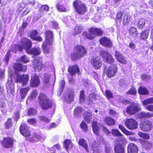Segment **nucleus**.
Listing matches in <instances>:
<instances>
[{
  "label": "nucleus",
  "instance_id": "1",
  "mask_svg": "<svg viewBox=\"0 0 153 153\" xmlns=\"http://www.w3.org/2000/svg\"><path fill=\"white\" fill-rule=\"evenodd\" d=\"M87 49L81 45H77L73 48V52L70 53V57L73 61L81 59L87 54Z\"/></svg>",
  "mask_w": 153,
  "mask_h": 153
},
{
  "label": "nucleus",
  "instance_id": "2",
  "mask_svg": "<svg viewBox=\"0 0 153 153\" xmlns=\"http://www.w3.org/2000/svg\"><path fill=\"white\" fill-rule=\"evenodd\" d=\"M45 41L42 44V48L45 53L48 54L49 53L48 45H52L53 41L54 35L52 31L47 30L44 33Z\"/></svg>",
  "mask_w": 153,
  "mask_h": 153
},
{
  "label": "nucleus",
  "instance_id": "3",
  "mask_svg": "<svg viewBox=\"0 0 153 153\" xmlns=\"http://www.w3.org/2000/svg\"><path fill=\"white\" fill-rule=\"evenodd\" d=\"M38 101L42 109L47 110L51 108L53 105L52 101L43 93H40L38 97Z\"/></svg>",
  "mask_w": 153,
  "mask_h": 153
},
{
  "label": "nucleus",
  "instance_id": "4",
  "mask_svg": "<svg viewBox=\"0 0 153 153\" xmlns=\"http://www.w3.org/2000/svg\"><path fill=\"white\" fill-rule=\"evenodd\" d=\"M88 33L84 31L83 33V36L89 40H93L97 36H102L103 35V31L101 29L91 27L88 29Z\"/></svg>",
  "mask_w": 153,
  "mask_h": 153
},
{
  "label": "nucleus",
  "instance_id": "5",
  "mask_svg": "<svg viewBox=\"0 0 153 153\" xmlns=\"http://www.w3.org/2000/svg\"><path fill=\"white\" fill-rule=\"evenodd\" d=\"M73 6L76 11L79 15H83L86 11V5L80 0H75L73 3Z\"/></svg>",
  "mask_w": 153,
  "mask_h": 153
},
{
  "label": "nucleus",
  "instance_id": "6",
  "mask_svg": "<svg viewBox=\"0 0 153 153\" xmlns=\"http://www.w3.org/2000/svg\"><path fill=\"white\" fill-rule=\"evenodd\" d=\"M127 143L126 139L123 138L119 143H115L114 147V153H126L125 147Z\"/></svg>",
  "mask_w": 153,
  "mask_h": 153
},
{
  "label": "nucleus",
  "instance_id": "7",
  "mask_svg": "<svg viewBox=\"0 0 153 153\" xmlns=\"http://www.w3.org/2000/svg\"><path fill=\"white\" fill-rule=\"evenodd\" d=\"M141 109L140 105L138 103L132 102L128 106L126 112L130 115L135 114Z\"/></svg>",
  "mask_w": 153,
  "mask_h": 153
},
{
  "label": "nucleus",
  "instance_id": "8",
  "mask_svg": "<svg viewBox=\"0 0 153 153\" xmlns=\"http://www.w3.org/2000/svg\"><path fill=\"white\" fill-rule=\"evenodd\" d=\"M90 62L92 67L96 70L100 69L102 65L101 58L97 56L91 57Z\"/></svg>",
  "mask_w": 153,
  "mask_h": 153
},
{
  "label": "nucleus",
  "instance_id": "9",
  "mask_svg": "<svg viewBox=\"0 0 153 153\" xmlns=\"http://www.w3.org/2000/svg\"><path fill=\"white\" fill-rule=\"evenodd\" d=\"M118 69L117 66L116 64L110 65L105 72L108 78L114 77L117 73Z\"/></svg>",
  "mask_w": 153,
  "mask_h": 153
},
{
  "label": "nucleus",
  "instance_id": "10",
  "mask_svg": "<svg viewBox=\"0 0 153 153\" xmlns=\"http://www.w3.org/2000/svg\"><path fill=\"white\" fill-rule=\"evenodd\" d=\"M15 140L10 137H4L1 142L2 146L4 148L9 149L13 147Z\"/></svg>",
  "mask_w": 153,
  "mask_h": 153
},
{
  "label": "nucleus",
  "instance_id": "11",
  "mask_svg": "<svg viewBox=\"0 0 153 153\" xmlns=\"http://www.w3.org/2000/svg\"><path fill=\"white\" fill-rule=\"evenodd\" d=\"M29 79V75L28 74H23L22 75L16 74L15 79L16 82H22V85H26L28 83Z\"/></svg>",
  "mask_w": 153,
  "mask_h": 153
},
{
  "label": "nucleus",
  "instance_id": "12",
  "mask_svg": "<svg viewBox=\"0 0 153 153\" xmlns=\"http://www.w3.org/2000/svg\"><path fill=\"white\" fill-rule=\"evenodd\" d=\"M100 55L103 60L108 63L111 64L115 62V59L112 55L107 51H102Z\"/></svg>",
  "mask_w": 153,
  "mask_h": 153
},
{
  "label": "nucleus",
  "instance_id": "13",
  "mask_svg": "<svg viewBox=\"0 0 153 153\" xmlns=\"http://www.w3.org/2000/svg\"><path fill=\"white\" fill-rule=\"evenodd\" d=\"M20 42L23 49H25L26 52L32 47V43L31 41L27 37H23L21 39Z\"/></svg>",
  "mask_w": 153,
  "mask_h": 153
},
{
  "label": "nucleus",
  "instance_id": "14",
  "mask_svg": "<svg viewBox=\"0 0 153 153\" xmlns=\"http://www.w3.org/2000/svg\"><path fill=\"white\" fill-rule=\"evenodd\" d=\"M99 42L100 45L105 48H111L113 46V43L111 39L106 36L100 37L99 39Z\"/></svg>",
  "mask_w": 153,
  "mask_h": 153
},
{
  "label": "nucleus",
  "instance_id": "15",
  "mask_svg": "<svg viewBox=\"0 0 153 153\" xmlns=\"http://www.w3.org/2000/svg\"><path fill=\"white\" fill-rule=\"evenodd\" d=\"M140 128L143 131L147 132L150 131L152 128V123L148 120H144L141 121Z\"/></svg>",
  "mask_w": 153,
  "mask_h": 153
},
{
  "label": "nucleus",
  "instance_id": "16",
  "mask_svg": "<svg viewBox=\"0 0 153 153\" xmlns=\"http://www.w3.org/2000/svg\"><path fill=\"white\" fill-rule=\"evenodd\" d=\"M125 125L129 129L133 130L137 128L138 123L135 119L130 118L126 120Z\"/></svg>",
  "mask_w": 153,
  "mask_h": 153
},
{
  "label": "nucleus",
  "instance_id": "17",
  "mask_svg": "<svg viewBox=\"0 0 153 153\" xmlns=\"http://www.w3.org/2000/svg\"><path fill=\"white\" fill-rule=\"evenodd\" d=\"M39 35V32L37 30H33L29 33L28 36L33 41L40 42L42 41V37Z\"/></svg>",
  "mask_w": 153,
  "mask_h": 153
},
{
  "label": "nucleus",
  "instance_id": "18",
  "mask_svg": "<svg viewBox=\"0 0 153 153\" xmlns=\"http://www.w3.org/2000/svg\"><path fill=\"white\" fill-rule=\"evenodd\" d=\"M13 68L14 70L15 74L16 75V74H19L18 73L20 72H26L27 70V65H23L20 63H15Z\"/></svg>",
  "mask_w": 153,
  "mask_h": 153
},
{
  "label": "nucleus",
  "instance_id": "19",
  "mask_svg": "<svg viewBox=\"0 0 153 153\" xmlns=\"http://www.w3.org/2000/svg\"><path fill=\"white\" fill-rule=\"evenodd\" d=\"M40 83V80L39 76L35 74L31 77L30 82V86L32 88H36L39 86Z\"/></svg>",
  "mask_w": 153,
  "mask_h": 153
},
{
  "label": "nucleus",
  "instance_id": "20",
  "mask_svg": "<svg viewBox=\"0 0 153 153\" xmlns=\"http://www.w3.org/2000/svg\"><path fill=\"white\" fill-rule=\"evenodd\" d=\"M19 131L23 136L27 137L30 135V133L28 127L25 123H22L19 127Z\"/></svg>",
  "mask_w": 153,
  "mask_h": 153
},
{
  "label": "nucleus",
  "instance_id": "21",
  "mask_svg": "<svg viewBox=\"0 0 153 153\" xmlns=\"http://www.w3.org/2000/svg\"><path fill=\"white\" fill-rule=\"evenodd\" d=\"M114 56L120 63L125 65L127 63V62L125 57L119 51H115Z\"/></svg>",
  "mask_w": 153,
  "mask_h": 153
},
{
  "label": "nucleus",
  "instance_id": "22",
  "mask_svg": "<svg viewBox=\"0 0 153 153\" xmlns=\"http://www.w3.org/2000/svg\"><path fill=\"white\" fill-rule=\"evenodd\" d=\"M68 71L71 76L74 75L76 74L80 73L78 65L75 64L69 66Z\"/></svg>",
  "mask_w": 153,
  "mask_h": 153
},
{
  "label": "nucleus",
  "instance_id": "23",
  "mask_svg": "<svg viewBox=\"0 0 153 153\" xmlns=\"http://www.w3.org/2000/svg\"><path fill=\"white\" fill-rule=\"evenodd\" d=\"M139 149L137 145L133 143H129L127 146V153H138Z\"/></svg>",
  "mask_w": 153,
  "mask_h": 153
},
{
  "label": "nucleus",
  "instance_id": "24",
  "mask_svg": "<svg viewBox=\"0 0 153 153\" xmlns=\"http://www.w3.org/2000/svg\"><path fill=\"white\" fill-rule=\"evenodd\" d=\"M45 138L43 136L39 134L34 133L31 137H29L28 141L31 142L38 141L40 140H44Z\"/></svg>",
  "mask_w": 153,
  "mask_h": 153
},
{
  "label": "nucleus",
  "instance_id": "25",
  "mask_svg": "<svg viewBox=\"0 0 153 153\" xmlns=\"http://www.w3.org/2000/svg\"><path fill=\"white\" fill-rule=\"evenodd\" d=\"M92 127L94 133L97 136L99 135L100 127L98 125L97 119H93L92 123Z\"/></svg>",
  "mask_w": 153,
  "mask_h": 153
},
{
  "label": "nucleus",
  "instance_id": "26",
  "mask_svg": "<svg viewBox=\"0 0 153 153\" xmlns=\"http://www.w3.org/2000/svg\"><path fill=\"white\" fill-rule=\"evenodd\" d=\"M6 88L7 91L13 94L14 92L15 85L12 80H8L6 84Z\"/></svg>",
  "mask_w": 153,
  "mask_h": 153
},
{
  "label": "nucleus",
  "instance_id": "27",
  "mask_svg": "<svg viewBox=\"0 0 153 153\" xmlns=\"http://www.w3.org/2000/svg\"><path fill=\"white\" fill-rule=\"evenodd\" d=\"M79 145L84 148L87 152H89V148L87 141L83 138H80L78 142Z\"/></svg>",
  "mask_w": 153,
  "mask_h": 153
},
{
  "label": "nucleus",
  "instance_id": "28",
  "mask_svg": "<svg viewBox=\"0 0 153 153\" xmlns=\"http://www.w3.org/2000/svg\"><path fill=\"white\" fill-rule=\"evenodd\" d=\"M140 143L142 145L143 147L146 150L150 149L152 146V143L146 140H141Z\"/></svg>",
  "mask_w": 153,
  "mask_h": 153
},
{
  "label": "nucleus",
  "instance_id": "29",
  "mask_svg": "<svg viewBox=\"0 0 153 153\" xmlns=\"http://www.w3.org/2000/svg\"><path fill=\"white\" fill-rule=\"evenodd\" d=\"M26 53L28 54H32L34 56H37L41 53V51L39 48L34 47L29 50Z\"/></svg>",
  "mask_w": 153,
  "mask_h": 153
},
{
  "label": "nucleus",
  "instance_id": "30",
  "mask_svg": "<svg viewBox=\"0 0 153 153\" xmlns=\"http://www.w3.org/2000/svg\"><path fill=\"white\" fill-rule=\"evenodd\" d=\"M73 144L71 140L69 139H66L64 141L63 146L67 151L72 148Z\"/></svg>",
  "mask_w": 153,
  "mask_h": 153
},
{
  "label": "nucleus",
  "instance_id": "31",
  "mask_svg": "<svg viewBox=\"0 0 153 153\" xmlns=\"http://www.w3.org/2000/svg\"><path fill=\"white\" fill-rule=\"evenodd\" d=\"M23 48L21 44H13L11 47V51L13 52L16 53L18 51L20 52L23 51Z\"/></svg>",
  "mask_w": 153,
  "mask_h": 153
},
{
  "label": "nucleus",
  "instance_id": "32",
  "mask_svg": "<svg viewBox=\"0 0 153 153\" xmlns=\"http://www.w3.org/2000/svg\"><path fill=\"white\" fill-rule=\"evenodd\" d=\"M30 88L29 86L24 88H22L20 90V94L22 99H24Z\"/></svg>",
  "mask_w": 153,
  "mask_h": 153
},
{
  "label": "nucleus",
  "instance_id": "33",
  "mask_svg": "<svg viewBox=\"0 0 153 153\" xmlns=\"http://www.w3.org/2000/svg\"><path fill=\"white\" fill-rule=\"evenodd\" d=\"M130 36L133 37H137L138 35V32L137 28L133 27H131L128 30Z\"/></svg>",
  "mask_w": 153,
  "mask_h": 153
},
{
  "label": "nucleus",
  "instance_id": "34",
  "mask_svg": "<svg viewBox=\"0 0 153 153\" xmlns=\"http://www.w3.org/2000/svg\"><path fill=\"white\" fill-rule=\"evenodd\" d=\"M104 121L108 126L114 125L115 124V121L114 120L108 116L105 117Z\"/></svg>",
  "mask_w": 153,
  "mask_h": 153
},
{
  "label": "nucleus",
  "instance_id": "35",
  "mask_svg": "<svg viewBox=\"0 0 153 153\" xmlns=\"http://www.w3.org/2000/svg\"><path fill=\"white\" fill-rule=\"evenodd\" d=\"M138 92L140 95H146L149 94V91L146 87L140 86L138 89Z\"/></svg>",
  "mask_w": 153,
  "mask_h": 153
},
{
  "label": "nucleus",
  "instance_id": "36",
  "mask_svg": "<svg viewBox=\"0 0 153 153\" xmlns=\"http://www.w3.org/2000/svg\"><path fill=\"white\" fill-rule=\"evenodd\" d=\"M118 128L124 134L126 135H131L134 134L133 132L127 130L121 124L119 125Z\"/></svg>",
  "mask_w": 153,
  "mask_h": 153
},
{
  "label": "nucleus",
  "instance_id": "37",
  "mask_svg": "<svg viewBox=\"0 0 153 153\" xmlns=\"http://www.w3.org/2000/svg\"><path fill=\"white\" fill-rule=\"evenodd\" d=\"M149 32L150 29H147L142 31L140 36V38L143 40L146 39L149 36Z\"/></svg>",
  "mask_w": 153,
  "mask_h": 153
},
{
  "label": "nucleus",
  "instance_id": "38",
  "mask_svg": "<svg viewBox=\"0 0 153 153\" xmlns=\"http://www.w3.org/2000/svg\"><path fill=\"white\" fill-rule=\"evenodd\" d=\"M56 6L58 11L60 12H65L67 11V8L63 4L58 3L56 4Z\"/></svg>",
  "mask_w": 153,
  "mask_h": 153
},
{
  "label": "nucleus",
  "instance_id": "39",
  "mask_svg": "<svg viewBox=\"0 0 153 153\" xmlns=\"http://www.w3.org/2000/svg\"><path fill=\"white\" fill-rule=\"evenodd\" d=\"M145 19L143 18L140 19L138 22L137 26L138 29H143L145 27Z\"/></svg>",
  "mask_w": 153,
  "mask_h": 153
},
{
  "label": "nucleus",
  "instance_id": "40",
  "mask_svg": "<svg viewBox=\"0 0 153 153\" xmlns=\"http://www.w3.org/2000/svg\"><path fill=\"white\" fill-rule=\"evenodd\" d=\"M33 65L34 67L37 69H41L42 67L43 64L40 62L39 60L35 59L33 61Z\"/></svg>",
  "mask_w": 153,
  "mask_h": 153
},
{
  "label": "nucleus",
  "instance_id": "41",
  "mask_svg": "<svg viewBox=\"0 0 153 153\" xmlns=\"http://www.w3.org/2000/svg\"><path fill=\"white\" fill-rule=\"evenodd\" d=\"M12 126L13 123L11 119L10 118L7 119L4 123V126L5 128L9 129L12 127Z\"/></svg>",
  "mask_w": 153,
  "mask_h": 153
},
{
  "label": "nucleus",
  "instance_id": "42",
  "mask_svg": "<svg viewBox=\"0 0 153 153\" xmlns=\"http://www.w3.org/2000/svg\"><path fill=\"white\" fill-rule=\"evenodd\" d=\"M80 95L79 96V101L81 104L84 102L85 100V91L82 90L80 91Z\"/></svg>",
  "mask_w": 153,
  "mask_h": 153
},
{
  "label": "nucleus",
  "instance_id": "43",
  "mask_svg": "<svg viewBox=\"0 0 153 153\" xmlns=\"http://www.w3.org/2000/svg\"><path fill=\"white\" fill-rule=\"evenodd\" d=\"M11 51L10 50H9L7 51L4 58L3 59V60L5 62V64L6 65H7L8 64L9 59L11 56Z\"/></svg>",
  "mask_w": 153,
  "mask_h": 153
},
{
  "label": "nucleus",
  "instance_id": "44",
  "mask_svg": "<svg viewBox=\"0 0 153 153\" xmlns=\"http://www.w3.org/2000/svg\"><path fill=\"white\" fill-rule=\"evenodd\" d=\"M130 17L127 15H124L122 19L123 25L126 26L127 25L130 21Z\"/></svg>",
  "mask_w": 153,
  "mask_h": 153
},
{
  "label": "nucleus",
  "instance_id": "45",
  "mask_svg": "<svg viewBox=\"0 0 153 153\" xmlns=\"http://www.w3.org/2000/svg\"><path fill=\"white\" fill-rule=\"evenodd\" d=\"M137 94V91L136 88L134 87H132L126 92L127 94L135 95Z\"/></svg>",
  "mask_w": 153,
  "mask_h": 153
},
{
  "label": "nucleus",
  "instance_id": "46",
  "mask_svg": "<svg viewBox=\"0 0 153 153\" xmlns=\"http://www.w3.org/2000/svg\"><path fill=\"white\" fill-rule=\"evenodd\" d=\"M19 61L23 63H26L30 61V60L26 55H23L19 58Z\"/></svg>",
  "mask_w": 153,
  "mask_h": 153
},
{
  "label": "nucleus",
  "instance_id": "47",
  "mask_svg": "<svg viewBox=\"0 0 153 153\" xmlns=\"http://www.w3.org/2000/svg\"><path fill=\"white\" fill-rule=\"evenodd\" d=\"M123 13V11L119 10L117 12L116 17V20L117 21L120 22L122 20V18Z\"/></svg>",
  "mask_w": 153,
  "mask_h": 153
},
{
  "label": "nucleus",
  "instance_id": "48",
  "mask_svg": "<svg viewBox=\"0 0 153 153\" xmlns=\"http://www.w3.org/2000/svg\"><path fill=\"white\" fill-rule=\"evenodd\" d=\"M80 126L81 128L85 132H87L88 130V127L87 124L83 120H82Z\"/></svg>",
  "mask_w": 153,
  "mask_h": 153
},
{
  "label": "nucleus",
  "instance_id": "49",
  "mask_svg": "<svg viewBox=\"0 0 153 153\" xmlns=\"http://www.w3.org/2000/svg\"><path fill=\"white\" fill-rule=\"evenodd\" d=\"M138 135L140 137L146 139L148 140L150 138V136L148 134L142 132H139L138 133Z\"/></svg>",
  "mask_w": 153,
  "mask_h": 153
},
{
  "label": "nucleus",
  "instance_id": "50",
  "mask_svg": "<svg viewBox=\"0 0 153 153\" xmlns=\"http://www.w3.org/2000/svg\"><path fill=\"white\" fill-rule=\"evenodd\" d=\"M105 96L106 98L108 99L114 98L113 93L109 90H106L105 91Z\"/></svg>",
  "mask_w": 153,
  "mask_h": 153
},
{
  "label": "nucleus",
  "instance_id": "51",
  "mask_svg": "<svg viewBox=\"0 0 153 153\" xmlns=\"http://www.w3.org/2000/svg\"><path fill=\"white\" fill-rule=\"evenodd\" d=\"M144 105L153 103V97H149L144 100L143 102Z\"/></svg>",
  "mask_w": 153,
  "mask_h": 153
},
{
  "label": "nucleus",
  "instance_id": "52",
  "mask_svg": "<svg viewBox=\"0 0 153 153\" xmlns=\"http://www.w3.org/2000/svg\"><path fill=\"white\" fill-rule=\"evenodd\" d=\"M111 132L112 134L116 136H121V137L123 136V135L120 133L117 129H113L112 130Z\"/></svg>",
  "mask_w": 153,
  "mask_h": 153
},
{
  "label": "nucleus",
  "instance_id": "53",
  "mask_svg": "<svg viewBox=\"0 0 153 153\" xmlns=\"http://www.w3.org/2000/svg\"><path fill=\"white\" fill-rule=\"evenodd\" d=\"M51 24L52 29H57L59 28V24L55 21H52L51 22Z\"/></svg>",
  "mask_w": 153,
  "mask_h": 153
},
{
  "label": "nucleus",
  "instance_id": "54",
  "mask_svg": "<svg viewBox=\"0 0 153 153\" xmlns=\"http://www.w3.org/2000/svg\"><path fill=\"white\" fill-rule=\"evenodd\" d=\"M74 91H72L68 95V102H71L74 100Z\"/></svg>",
  "mask_w": 153,
  "mask_h": 153
},
{
  "label": "nucleus",
  "instance_id": "55",
  "mask_svg": "<svg viewBox=\"0 0 153 153\" xmlns=\"http://www.w3.org/2000/svg\"><path fill=\"white\" fill-rule=\"evenodd\" d=\"M88 113L90 114V115H86L84 117V119L87 123H89L92 120V114L91 112H89Z\"/></svg>",
  "mask_w": 153,
  "mask_h": 153
},
{
  "label": "nucleus",
  "instance_id": "56",
  "mask_svg": "<svg viewBox=\"0 0 153 153\" xmlns=\"http://www.w3.org/2000/svg\"><path fill=\"white\" fill-rule=\"evenodd\" d=\"M27 122L30 124L34 125L36 123V119L34 118L28 119Z\"/></svg>",
  "mask_w": 153,
  "mask_h": 153
},
{
  "label": "nucleus",
  "instance_id": "57",
  "mask_svg": "<svg viewBox=\"0 0 153 153\" xmlns=\"http://www.w3.org/2000/svg\"><path fill=\"white\" fill-rule=\"evenodd\" d=\"M98 146V144L96 141H94L91 143V147L92 150L94 151V153H95L94 150L97 148Z\"/></svg>",
  "mask_w": 153,
  "mask_h": 153
},
{
  "label": "nucleus",
  "instance_id": "58",
  "mask_svg": "<svg viewBox=\"0 0 153 153\" xmlns=\"http://www.w3.org/2000/svg\"><path fill=\"white\" fill-rule=\"evenodd\" d=\"M39 118L40 121H42L46 122H49L50 120L47 117L44 116H40L39 117Z\"/></svg>",
  "mask_w": 153,
  "mask_h": 153
},
{
  "label": "nucleus",
  "instance_id": "59",
  "mask_svg": "<svg viewBox=\"0 0 153 153\" xmlns=\"http://www.w3.org/2000/svg\"><path fill=\"white\" fill-rule=\"evenodd\" d=\"M82 108L78 106L75 109L74 113L76 115H77L82 112Z\"/></svg>",
  "mask_w": 153,
  "mask_h": 153
},
{
  "label": "nucleus",
  "instance_id": "60",
  "mask_svg": "<svg viewBox=\"0 0 153 153\" xmlns=\"http://www.w3.org/2000/svg\"><path fill=\"white\" fill-rule=\"evenodd\" d=\"M42 11L47 12L49 10L50 7L47 4L42 5L41 7Z\"/></svg>",
  "mask_w": 153,
  "mask_h": 153
},
{
  "label": "nucleus",
  "instance_id": "61",
  "mask_svg": "<svg viewBox=\"0 0 153 153\" xmlns=\"http://www.w3.org/2000/svg\"><path fill=\"white\" fill-rule=\"evenodd\" d=\"M20 117V113L19 111H17L14 113L13 118L14 120L17 121L19 119Z\"/></svg>",
  "mask_w": 153,
  "mask_h": 153
},
{
  "label": "nucleus",
  "instance_id": "62",
  "mask_svg": "<svg viewBox=\"0 0 153 153\" xmlns=\"http://www.w3.org/2000/svg\"><path fill=\"white\" fill-rule=\"evenodd\" d=\"M6 100L3 98H1L0 99V107L1 108H4L6 105Z\"/></svg>",
  "mask_w": 153,
  "mask_h": 153
},
{
  "label": "nucleus",
  "instance_id": "63",
  "mask_svg": "<svg viewBox=\"0 0 153 153\" xmlns=\"http://www.w3.org/2000/svg\"><path fill=\"white\" fill-rule=\"evenodd\" d=\"M141 78L142 80H146L148 79H149L150 76L145 74H143L141 76Z\"/></svg>",
  "mask_w": 153,
  "mask_h": 153
},
{
  "label": "nucleus",
  "instance_id": "64",
  "mask_svg": "<svg viewBox=\"0 0 153 153\" xmlns=\"http://www.w3.org/2000/svg\"><path fill=\"white\" fill-rule=\"evenodd\" d=\"M34 113V109L33 108H30L28 109L27 114L28 116L33 115Z\"/></svg>",
  "mask_w": 153,
  "mask_h": 153
}]
</instances>
